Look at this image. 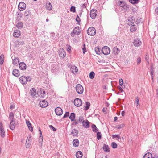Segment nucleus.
Listing matches in <instances>:
<instances>
[{
	"mask_svg": "<svg viewBox=\"0 0 158 158\" xmlns=\"http://www.w3.org/2000/svg\"><path fill=\"white\" fill-rule=\"evenodd\" d=\"M84 120V118L83 117L81 116H80L79 119L78 120V122H79L81 123H82V122H83Z\"/></svg>",
	"mask_w": 158,
	"mask_h": 158,
	"instance_id": "48",
	"label": "nucleus"
},
{
	"mask_svg": "<svg viewBox=\"0 0 158 158\" xmlns=\"http://www.w3.org/2000/svg\"><path fill=\"white\" fill-rule=\"evenodd\" d=\"M30 93L31 95L34 97L36 94V92L35 89L34 88L31 89Z\"/></svg>",
	"mask_w": 158,
	"mask_h": 158,
	"instance_id": "19",
	"label": "nucleus"
},
{
	"mask_svg": "<svg viewBox=\"0 0 158 158\" xmlns=\"http://www.w3.org/2000/svg\"><path fill=\"white\" fill-rule=\"evenodd\" d=\"M141 19H140L139 18H138V19H137L136 21L135 22L136 23V24L139 23L141 21Z\"/></svg>",
	"mask_w": 158,
	"mask_h": 158,
	"instance_id": "62",
	"label": "nucleus"
},
{
	"mask_svg": "<svg viewBox=\"0 0 158 158\" xmlns=\"http://www.w3.org/2000/svg\"><path fill=\"white\" fill-rule=\"evenodd\" d=\"M49 128L53 131H56V129L52 125H50L49 126Z\"/></svg>",
	"mask_w": 158,
	"mask_h": 158,
	"instance_id": "55",
	"label": "nucleus"
},
{
	"mask_svg": "<svg viewBox=\"0 0 158 158\" xmlns=\"http://www.w3.org/2000/svg\"><path fill=\"white\" fill-rule=\"evenodd\" d=\"M120 52V50L119 48H114L113 49V53L114 55H116L118 53Z\"/></svg>",
	"mask_w": 158,
	"mask_h": 158,
	"instance_id": "29",
	"label": "nucleus"
},
{
	"mask_svg": "<svg viewBox=\"0 0 158 158\" xmlns=\"http://www.w3.org/2000/svg\"><path fill=\"white\" fill-rule=\"evenodd\" d=\"M148 54H146L145 56V59L147 61V62L148 64L149 63V62L148 61Z\"/></svg>",
	"mask_w": 158,
	"mask_h": 158,
	"instance_id": "59",
	"label": "nucleus"
},
{
	"mask_svg": "<svg viewBox=\"0 0 158 158\" xmlns=\"http://www.w3.org/2000/svg\"><path fill=\"white\" fill-rule=\"evenodd\" d=\"M76 90L78 94H81L83 92V88L81 85L78 84L76 86Z\"/></svg>",
	"mask_w": 158,
	"mask_h": 158,
	"instance_id": "5",
	"label": "nucleus"
},
{
	"mask_svg": "<svg viewBox=\"0 0 158 158\" xmlns=\"http://www.w3.org/2000/svg\"><path fill=\"white\" fill-rule=\"evenodd\" d=\"M76 21L78 23H80L81 21L80 18H79L78 15H77V16L76 18Z\"/></svg>",
	"mask_w": 158,
	"mask_h": 158,
	"instance_id": "56",
	"label": "nucleus"
},
{
	"mask_svg": "<svg viewBox=\"0 0 158 158\" xmlns=\"http://www.w3.org/2000/svg\"><path fill=\"white\" fill-rule=\"evenodd\" d=\"M90 106V102H86V106H85L84 109L85 110H87L89 109Z\"/></svg>",
	"mask_w": 158,
	"mask_h": 158,
	"instance_id": "40",
	"label": "nucleus"
},
{
	"mask_svg": "<svg viewBox=\"0 0 158 158\" xmlns=\"http://www.w3.org/2000/svg\"><path fill=\"white\" fill-rule=\"evenodd\" d=\"M40 93L42 95L41 97L42 98L44 97V96L45 95V92L44 89H40Z\"/></svg>",
	"mask_w": 158,
	"mask_h": 158,
	"instance_id": "36",
	"label": "nucleus"
},
{
	"mask_svg": "<svg viewBox=\"0 0 158 158\" xmlns=\"http://www.w3.org/2000/svg\"><path fill=\"white\" fill-rule=\"evenodd\" d=\"M135 18L134 17L132 16L130 18V19H129L128 21L130 22H128V24L129 25H131L134 23V21H135Z\"/></svg>",
	"mask_w": 158,
	"mask_h": 158,
	"instance_id": "28",
	"label": "nucleus"
},
{
	"mask_svg": "<svg viewBox=\"0 0 158 158\" xmlns=\"http://www.w3.org/2000/svg\"><path fill=\"white\" fill-rule=\"evenodd\" d=\"M137 64H139L141 61V59L140 57H138L137 60Z\"/></svg>",
	"mask_w": 158,
	"mask_h": 158,
	"instance_id": "61",
	"label": "nucleus"
},
{
	"mask_svg": "<svg viewBox=\"0 0 158 158\" xmlns=\"http://www.w3.org/2000/svg\"><path fill=\"white\" fill-rule=\"evenodd\" d=\"M129 2L132 3H137L138 2V0H129Z\"/></svg>",
	"mask_w": 158,
	"mask_h": 158,
	"instance_id": "49",
	"label": "nucleus"
},
{
	"mask_svg": "<svg viewBox=\"0 0 158 158\" xmlns=\"http://www.w3.org/2000/svg\"><path fill=\"white\" fill-rule=\"evenodd\" d=\"M9 118L11 122H12V121H15V119L14 118V114L12 112L10 113Z\"/></svg>",
	"mask_w": 158,
	"mask_h": 158,
	"instance_id": "27",
	"label": "nucleus"
},
{
	"mask_svg": "<svg viewBox=\"0 0 158 158\" xmlns=\"http://www.w3.org/2000/svg\"><path fill=\"white\" fill-rule=\"evenodd\" d=\"M59 55L62 58H64L66 55V52L63 48H60L59 50Z\"/></svg>",
	"mask_w": 158,
	"mask_h": 158,
	"instance_id": "9",
	"label": "nucleus"
},
{
	"mask_svg": "<svg viewBox=\"0 0 158 158\" xmlns=\"http://www.w3.org/2000/svg\"><path fill=\"white\" fill-rule=\"evenodd\" d=\"M88 34L90 35H94L96 33V30L94 27H89L87 30Z\"/></svg>",
	"mask_w": 158,
	"mask_h": 158,
	"instance_id": "4",
	"label": "nucleus"
},
{
	"mask_svg": "<svg viewBox=\"0 0 158 158\" xmlns=\"http://www.w3.org/2000/svg\"><path fill=\"white\" fill-rule=\"evenodd\" d=\"M80 28L79 27H75L71 33V36L74 37V34H76L77 35H79L81 32Z\"/></svg>",
	"mask_w": 158,
	"mask_h": 158,
	"instance_id": "2",
	"label": "nucleus"
},
{
	"mask_svg": "<svg viewBox=\"0 0 158 158\" xmlns=\"http://www.w3.org/2000/svg\"><path fill=\"white\" fill-rule=\"evenodd\" d=\"M0 135L2 137H4L5 135L4 129L2 123H0Z\"/></svg>",
	"mask_w": 158,
	"mask_h": 158,
	"instance_id": "11",
	"label": "nucleus"
},
{
	"mask_svg": "<svg viewBox=\"0 0 158 158\" xmlns=\"http://www.w3.org/2000/svg\"><path fill=\"white\" fill-rule=\"evenodd\" d=\"M82 50L83 51V53L85 54L86 52V48H85V44L83 45V47L82 48Z\"/></svg>",
	"mask_w": 158,
	"mask_h": 158,
	"instance_id": "50",
	"label": "nucleus"
},
{
	"mask_svg": "<svg viewBox=\"0 0 158 158\" xmlns=\"http://www.w3.org/2000/svg\"><path fill=\"white\" fill-rule=\"evenodd\" d=\"M27 126L29 130L30 131L32 132L33 131V127L31 126H31L28 125Z\"/></svg>",
	"mask_w": 158,
	"mask_h": 158,
	"instance_id": "60",
	"label": "nucleus"
},
{
	"mask_svg": "<svg viewBox=\"0 0 158 158\" xmlns=\"http://www.w3.org/2000/svg\"><path fill=\"white\" fill-rule=\"evenodd\" d=\"M70 10L71 11L75 12L76 11L75 7L73 6H72L70 8Z\"/></svg>",
	"mask_w": 158,
	"mask_h": 158,
	"instance_id": "54",
	"label": "nucleus"
},
{
	"mask_svg": "<svg viewBox=\"0 0 158 158\" xmlns=\"http://www.w3.org/2000/svg\"><path fill=\"white\" fill-rule=\"evenodd\" d=\"M31 11L29 10H27L25 11L24 15L26 16H28L31 14Z\"/></svg>",
	"mask_w": 158,
	"mask_h": 158,
	"instance_id": "45",
	"label": "nucleus"
},
{
	"mask_svg": "<svg viewBox=\"0 0 158 158\" xmlns=\"http://www.w3.org/2000/svg\"><path fill=\"white\" fill-rule=\"evenodd\" d=\"M20 32L19 30H16L13 33V36L16 38H18L20 35Z\"/></svg>",
	"mask_w": 158,
	"mask_h": 158,
	"instance_id": "17",
	"label": "nucleus"
},
{
	"mask_svg": "<svg viewBox=\"0 0 158 158\" xmlns=\"http://www.w3.org/2000/svg\"><path fill=\"white\" fill-rule=\"evenodd\" d=\"M136 30V27L135 25H133L130 27V31L133 32L135 31Z\"/></svg>",
	"mask_w": 158,
	"mask_h": 158,
	"instance_id": "34",
	"label": "nucleus"
},
{
	"mask_svg": "<svg viewBox=\"0 0 158 158\" xmlns=\"http://www.w3.org/2000/svg\"><path fill=\"white\" fill-rule=\"evenodd\" d=\"M73 146L77 147L78 146L79 144V141L77 139H74L73 141Z\"/></svg>",
	"mask_w": 158,
	"mask_h": 158,
	"instance_id": "22",
	"label": "nucleus"
},
{
	"mask_svg": "<svg viewBox=\"0 0 158 158\" xmlns=\"http://www.w3.org/2000/svg\"><path fill=\"white\" fill-rule=\"evenodd\" d=\"M12 74L15 76L17 77L20 75L19 70L17 69H15L12 71Z\"/></svg>",
	"mask_w": 158,
	"mask_h": 158,
	"instance_id": "18",
	"label": "nucleus"
},
{
	"mask_svg": "<svg viewBox=\"0 0 158 158\" xmlns=\"http://www.w3.org/2000/svg\"><path fill=\"white\" fill-rule=\"evenodd\" d=\"M69 113L68 112H66L65 114L64 115L63 118H66L69 116Z\"/></svg>",
	"mask_w": 158,
	"mask_h": 158,
	"instance_id": "58",
	"label": "nucleus"
},
{
	"mask_svg": "<svg viewBox=\"0 0 158 158\" xmlns=\"http://www.w3.org/2000/svg\"><path fill=\"white\" fill-rule=\"evenodd\" d=\"M39 131L40 132V136L39 137V139L40 138L41 139L42 141H43V137H42V133L41 132V130L39 128Z\"/></svg>",
	"mask_w": 158,
	"mask_h": 158,
	"instance_id": "47",
	"label": "nucleus"
},
{
	"mask_svg": "<svg viewBox=\"0 0 158 158\" xmlns=\"http://www.w3.org/2000/svg\"><path fill=\"white\" fill-rule=\"evenodd\" d=\"M19 80L20 82L23 85L26 84L28 81H30L31 78L30 76H28L27 78L25 76H22L20 77Z\"/></svg>",
	"mask_w": 158,
	"mask_h": 158,
	"instance_id": "1",
	"label": "nucleus"
},
{
	"mask_svg": "<svg viewBox=\"0 0 158 158\" xmlns=\"http://www.w3.org/2000/svg\"><path fill=\"white\" fill-rule=\"evenodd\" d=\"M119 4L121 7L123 8L124 9L127 7V5L123 1H120L119 3Z\"/></svg>",
	"mask_w": 158,
	"mask_h": 158,
	"instance_id": "30",
	"label": "nucleus"
},
{
	"mask_svg": "<svg viewBox=\"0 0 158 158\" xmlns=\"http://www.w3.org/2000/svg\"><path fill=\"white\" fill-rule=\"evenodd\" d=\"M95 50L96 54L99 55L100 53V51L99 49L98 48H95Z\"/></svg>",
	"mask_w": 158,
	"mask_h": 158,
	"instance_id": "46",
	"label": "nucleus"
},
{
	"mask_svg": "<svg viewBox=\"0 0 158 158\" xmlns=\"http://www.w3.org/2000/svg\"><path fill=\"white\" fill-rule=\"evenodd\" d=\"M112 137L113 138H117L118 139L120 138L119 135H113Z\"/></svg>",
	"mask_w": 158,
	"mask_h": 158,
	"instance_id": "51",
	"label": "nucleus"
},
{
	"mask_svg": "<svg viewBox=\"0 0 158 158\" xmlns=\"http://www.w3.org/2000/svg\"><path fill=\"white\" fill-rule=\"evenodd\" d=\"M48 105V102L44 100H43L40 102V106L42 108H45Z\"/></svg>",
	"mask_w": 158,
	"mask_h": 158,
	"instance_id": "13",
	"label": "nucleus"
},
{
	"mask_svg": "<svg viewBox=\"0 0 158 158\" xmlns=\"http://www.w3.org/2000/svg\"><path fill=\"white\" fill-rule=\"evenodd\" d=\"M26 8V4L23 2H20L18 5V8L20 11H23Z\"/></svg>",
	"mask_w": 158,
	"mask_h": 158,
	"instance_id": "7",
	"label": "nucleus"
},
{
	"mask_svg": "<svg viewBox=\"0 0 158 158\" xmlns=\"http://www.w3.org/2000/svg\"><path fill=\"white\" fill-rule=\"evenodd\" d=\"M134 44L135 47H139L142 44V42L140 41V40L139 39H136L134 40Z\"/></svg>",
	"mask_w": 158,
	"mask_h": 158,
	"instance_id": "12",
	"label": "nucleus"
},
{
	"mask_svg": "<svg viewBox=\"0 0 158 158\" xmlns=\"http://www.w3.org/2000/svg\"><path fill=\"white\" fill-rule=\"evenodd\" d=\"M83 126L85 128H89V122L87 120L86 121H83L82 123Z\"/></svg>",
	"mask_w": 158,
	"mask_h": 158,
	"instance_id": "16",
	"label": "nucleus"
},
{
	"mask_svg": "<svg viewBox=\"0 0 158 158\" xmlns=\"http://www.w3.org/2000/svg\"><path fill=\"white\" fill-rule=\"evenodd\" d=\"M95 75V73L93 71L91 72L89 74V77L91 79H93L94 78Z\"/></svg>",
	"mask_w": 158,
	"mask_h": 158,
	"instance_id": "39",
	"label": "nucleus"
},
{
	"mask_svg": "<svg viewBox=\"0 0 158 158\" xmlns=\"http://www.w3.org/2000/svg\"><path fill=\"white\" fill-rule=\"evenodd\" d=\"M16 26L18 29H20L23 27V24L21 22H19L17 24Z\"/></svg>",
	"mask_w": 158,
	"mask_h": 158,
	"instance_id": "37",
	"label": "nucleus"
},
{
	"mask_svg": "<svg viewBox=\"0 0 158 158\" xmlns=\"http://www.w3.org/2000/svg\"><path fill=\"white\" fill-rule=\"evenodd\" d=\"M75 118V114L73 113H71L69 116V119L71 120V121H74Z\"/></svg>",
	"mask_w": 158,
	"mask_h": 158,
	"instance_id": "32",
	"label": "nucleus"
},
{
	"mask_svg": "<svg viewBox=\"0 0 158 158\" xmlns=\"http://www.w3.org/2000/svg\"><path fill=\"white\" fill-rule=\"evenodd\" d=\"M31 139L30 137H27L26 143V147L27 148H29L31 144Z\"/></svg>",
	"mask_w": 158,
	"mask_h": 158,
	"instance_id": "14",
	"label": "nucleus"
},
{
	"mask_svg": "<svg viewBox=\"0 0 158 158\" xmlns=\"http://www.w3.org/2000/svg\"><path fill=\"white\" fill-rule=\"evenodd\" d=\"M52 71L53 73H56L57 71H59V69L57 67H55V68L53 67L52 69Z\"/></svg>",
	"mask_w": 158,
	"mask_h": 158,
	"instance_id": "43",
	"label": "nucleus"
},
{
	"mask_svg": "<svg viewBox=\"0 0 158 158\" xmlns=\"http://www.w3.org/2000/svg\"><path fill=\"white\" fill-rule=\"evenodd\" d=\"M102 52L104 55H107L110 53V50L109 47L105 46L102 48Z\"/></svg>",
	"mask_w": 158,
	"mask_h": 158,
	"instance_id": "3",
	"label": "nucleus"
},
{
	"mask_svg": "<svg viewBox=\"0 0 158 158\" xmlns=\"http://www.w3.org/2000/svg\"><path fill=\"white\" fill-rule=\"evenodd\" d=\"M55 111L57 115L60 116L63 113L62 110L61 108L59 107H57L55 108Z\"/></svg>",
	"mask_w": 158,
	"mask_h": 158,
	"instance_id": "10",
	"label": "nucleus"
},
{
	"mask_svg": "<svg viewBox=\"0 0 158 158\" xmlns=\"http://www.w3.org/2000/svg\"><path fill=\"white\" fill-rule=\"evenodd\" d=\"M19 68L20 69L24 70L26 69V64L23 62H22L19 64Z\"/></svg>",
	"mask_w": 158,
	"mask_h": 158,
	"instance_id": "15",
	"label": "nucleus"
},
{
	"mask_svg": "<svg viewBox=\"0 0 158 158\" xmlns=\"http://www.w3.org/2000/svg\"><path fill=\"white\" fill-rule=\"evenodd\" d=\"M87 4L86 3H85L84 4H81V6L82 8H85L86 7Z\"/></svg>",
	"mask_w": 158,
	"mask_h": 158,
	"instance_id": "53",
	"label": "nucleus"
},
{
	"mask_svg": "<svg viewBox=\"0 0 158 158\" xmlns=\"http://www.w3.org/2000/svg\"><path fill=\"white\" fill-rule=\"evenodd\" d=\"M111 145L113 148H115L117 147V144L114 142L112 143Z\"/></svg>",
	"mask_w": 158,
	"mask_h": 158,
	"instance_id": "52",
	"label": "nucleus"
},
{
	"mask_svg": "<svg viewBox=\"0 0 158 158\" xmlns=\"http://www.w3.org/2000/svg\"><path fill=\"white\" fill-rule=\"evenodd\" d=\"M97 10L95 9H92L90 13V17L92 19H94L97 16Z\"/></svg>",
	"mask_w": 158,
	"mask_h": 158,
	"instance_id": "6",
	"label": "nucleus"
},
{
	"mask_svg": "<svg viewBox=\"0 0 158 158\" xmlns=\"http://www.w3.org/2000/svg\"><path fill=\"white\" fill-rule=\"evenodd\" d=\"M19 59L18 57H16L13 61V63L14 65H16L19 62Z\"/></svg>",
	"mask_w": 158,
	"mask_h": 158,
	"instance_id": "35",
	"label": "nucleus"
},
{
	"mask_svg": "<svg viewBox=\"0 0 158 158\" xmlns=\"http://www.w3.org/2000/svg\"><path fill=\"white\" fill-rule=\"evenodd\" d=\"M10 129L13 130L15 127V121H12V122L10 121Z\"/></svg>",
	"mask_w": 158,
	"mask_h": 158,
	"instance_id": "23",
	"label": "nucleus"
},
{
	"mask_svg": "<svg viewBox=\"0 0 158 158\" xmlns=\"http://www.w3.org/2000/svg\"><path fill=\"white\" fill-rule=\"evenodd\" d=\"M74 105L77 106H81L82 104V102L81 100L79 98H76L74 101Z\"/></svg>",
	"mask_w": 158,
	"mask_h": 158,
	"instance_id": "8",
	"label": "nucleus"
},
{
	"mask_svg": "<svg viewBox=\"0 0 158 158\" xmlns=\"http://www.w3.org/2000/svg\"><path fill=\"white\" fill-rule=\"evenodd\" d=\"M104 151L106 152H109L110 151V149L108 145L104 144L103 147Z\"/></svg>",
	"mask_w": 158,
	"mask_h": 158,
	"instance_id": "25",
	"label": "nucleus"
},
{
	"mask_svg": "<svg viewBox=\"0 0 158 158\" xmlns=\"http://www.w3.org/2000/svg\"><path fill=\"white\" fill-rule=\"evenodd\" d=\"M102 134L101 132H98L97 133V139L99 140L101 138Z\"/></svg>",
	"mask_w": 158,
	"mask_h": 158,
	"instance_id": "41",
	"label": "nucleus"
},
{
	"mask_svg": "<svg viewBox=\"0 0 158 158\" xmlns=\"http://www.w3.org/2000/svg\"><path fill=\"white\" fill-rule=\"evenodd\" d=\"M119 85H120L122 86L123 85V80L122 78H120L119 79Z\"/></svg>",
	"mask_w": 158,
	"mask_h": 158,
	"instance_id": "57",
	"label": "nucleus"
},
{
	"mask_svg": "<svg viewBox=\"0 0 158 158\" xmlns=\"http://www.w3.org/2000/svg\"><path fill=\"white\" fill-rule=\"evenodd\" d=\"M152 154L148 152L145 154L143 156V158H152Z\"/></svg>",
	"mask_w": 158,
	"mask_h": 158,
	"instance_id": "31",
	"label": "nucleus"
},
{
	"mask_svg": "<svg viewBox=\"0 0 158 158\" xmlns=\"http://www.w3.org/2000/svg\"><path fill=\"white\" fill-rule=\"evenodd\" d=\"M78 133V131L75 129H73L71 132V134L73 136H77Z\"/></svg>",
	"mask_w": 158,
	"mask_h": 158,
	"instance_id": "21",
	"label": "nucleus"
},
{
	"mask_svg": "<svg viewBox=\"0 0 158 158\" xmlns=\"http://www.w3.org/2000/svg\"><path fill=\"white\" fill-rule=\"evenodd\" d=\"M91 127L93 131L96 132L98 131V129L97 128V127L95 125L92 124Z\"/></svg>",
	"mask_w": 158,
	"mask_h": 158,
	"instance_id": "33",
	"label": "nucleus"
},
{
	"mask_svg": "<svg viewBox=\"0 0 158 158\" xmlns=\"http://www.w3.org/2000/svg\"><path fill=\"white\" fill-rule=\"evenodd\" d=\"M4 55H2L0 56V64H2L3 63L4 61Z\"/></svg>",
	"mask_w": 158,
	"mask_h": 158,
	"instance_id": "42",
	"label": "nucleus"
},
{
	"mask_svg": "<svg viewBox=\"0 0 158 158\" xmlns=\"http://www.w3.org/2000/svg\"><path fill=\"white\" fill-rule=\"evenodd\" d=\"M67 50L68 51V52H69L71 51V47L70 46H69V45H68V47H67Z\"/></svg>",
	"mask_w": 158,
	"mask_h": 158,
	"instance_id": "63",
	"label": "nucleus"
},
{
	"mask_svg": "<svg viewBox=\"0 0 158 158\" xmlns=\"http://www.w3.org/2000/svg\"><path fill=\"white\" fill-rule=\"evenodd\" d=\"M82 156V152L80 151H78L76 154V156L77 158H81Z\"/></svg>",
	"mask_w": 158,
	"mask_h": 158,
	"instance_id": "26",
	"label": "nucleus"
},
{
	"mask_svg": "<svg viewBox=\"0 0 158 158\" xmlns=\"http://www.w3.org/2000/svg\"><path fill=\"white\" fill-rule=\"evenodd\" d=\"M124 126V125L123 124H119L118 126H116L114 127L115 128H118L119 129H120L122 128H123Z\"/></svg>",
	"mask_w": 158,
	"mask_h": 158,
	"instance_id": "38",
	"label": "nucleus"
},
{
	"mask_svg": "<svg viewBox=\"0 0 158 158\" xmlns=\"http://www.w3.org/2000/svg\"><path fill=\"white\" fill-rule=\"evenodd\" d=\"M46 8L47 10H51L52 8V5L50 2L47 3Z\"/></svg>",
	"mask_w": 158,
	"mask_h": 158,
	"instance_id": "24",
	"label": "nucleus"
},
{
	"mask_svg": "<svg viewBox=\"0 0 158 158\" xmlns=\"http://www.w3.org/2000/svg\"><path fill=\"white\" fill-rule=\"evenodd\" d=\"M135 103L136 107L139 105V99L138 97H136L135 98Z\"/></svg>",
	"mask_w": 158,
	"mask_h": 158,
	"instance_id": "44",
	"label": "nucleus"
},
{
	"mask_svg": "<svg viewBox=\"0 0 158 158\" xmlns=\"http://www.w3.org/2000/svg\"><path fill=\"white\" fill-rule=\"evenodd\" d=\"M70 71L73 74H75L77 73L78 69L76 66H73L71 67Z\"/></svg>",
	"mask_w": 158,
	"mask_h": 158,
	"instance_id": "20",
	"label": "nucleus"
},
{
	"mask_svg": "<svg viewBox=\"0 0 158 158\" xmlns=\"http://www.w3.org/2000/svg\"><path fill=\"white\" fill-rule=\"evenodd\" d=\"M26 123L27 125L28 126V125L31 126V123L29 121H26Z\"/></svg>",
	"mask_w": 158,
	"mask_h": 158,
	"instance_id": "64",
	"label": "nucleus"
}]
</instances>
